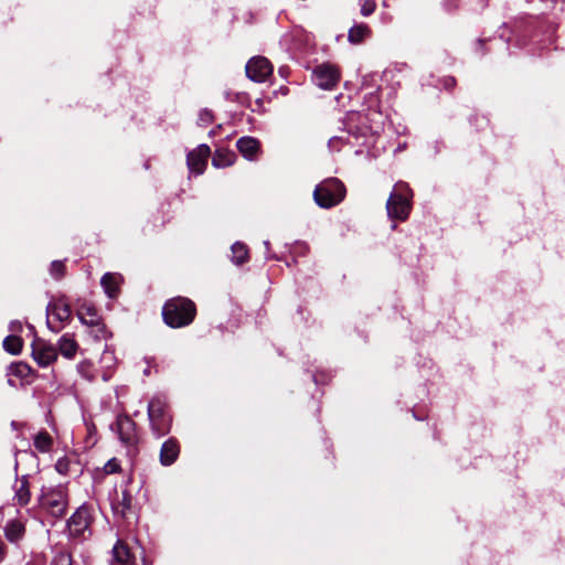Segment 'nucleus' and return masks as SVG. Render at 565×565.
Here are the masks:
<instances>
[{"label": "nucleus", "mask_w": 565, "mask_h": 565, "mask_svg": "<svg viewBox=\"0 0 565 565\" xmlns=\"http://www.w3.org/2000/svg\"><path fill=\"white\" fill-rule=\"evenodd\" d=\"M196 313L195 305L188 298H173L162 308L164 322L171 328H182L190 324Z\"/></svg>", "instance_id": "f257e3e1"}, {"label": "nucleus", "mask_w": 565, "mask_h": 565, "mask_svg": "<svg viewBox=\"0 0 565 565\" xmlns=\"http://www.w3.org/2000/svg\"><path fill=\"white\" fill-rule=\"evenodd\" d=\"M38 503L42 511L53 518H62L68 505L66 488L63 486L43 487L38 498Z\"/></svg>", "instance_id": "f03ea898"}, {"label": "nucleus", "mask_w": 565, "mask_h": 565, "mask_svg": "<svg viewBox=\"0 0 565 565\" xmlns=\"http://www.w3.org/2000/svg\"><path fill=\"white\" fill-rule=\"evenodd\" d=\"M412 191L407 183L397 182L386 202L387 215L391 220L405 221L411 212Z\"/></svg>", "instance_id": "7ed1b4c3"}, {"label": "nucleus", "mask_w": 565, "mask_h": 565, "mask_svg": "<svg viewBox=\"0 0 565 565\" xmlns=\"http://www.w3.org/2000/svg\"><path fill=\"white\" fill-rule=\"evenodd\" d=\"M345 196L343 183L335 178H330L319 183L313 191L316 203L323 209H330L339 204Z\"/></svg>", "instance_id": "20e7f679"}, {"label": "nucleus", "mask_w": 565, "mask_h": 565, "mask_svg": "<svg viewBox=\"0 0 565 565\" xmlns=\"http://www.w3.org/2000/svg\"><path fill=\"white\" fill-rule=\"evenodd\" d=\"M148 418L153 435L160 438L167 435L172 425V418L168 413L167 403L161 397H153L148 404Z\"/></svg>", "instance_id": "39448f33"}, {"label": "nucleus", "mask_w": 565, "mask_h": 565, "mask_svg": "<svg viewBox=\"0 0 565 565\" xmlns=\"http://www.w3.org/2000/svg\"><path fill=\"white\" fill-rule=\"evenodd\" d=\"M71 317L70 306L62 301L50 302L46 307V324L49 329L55 333L60 332L63 323Z\"/></svg>", "instance_id": "423d86ee"}, {"label": "nucleus", "mask_w": 565, "mask_h": 565, "mask_svg": "<svg viewBox=\"0 0 565 565\" xmlns=\"http://www.w3.org/2000/svg\"><path fill=\"white\" fill-rule=\"evenodd\" d=\"M312 81L318 87L330 90L340 81V71L332 64L323 63L313 70Z\"/></svg>", "instance_id": "0eeeda50"}, {"label": "nucleus", "mask_w": 565, "mask_h": 565, "mask_svg": "<svg viewBox=\"0 0 565 565\" xmlns=\"http://www.w3.org/2000/svg\"><path fill=\"white\" fill-rule=\"evenodd\" d=\"M110 428L125 446H132L137 443L136 424L127 415H118Z\"/></svg>", "instance_id": "6e6552de"}, {"label": "nucleus", "mask_w": 565, "mask_h": 565, "mask_svg": "<svg viewBox=\"0 0 565 565\" xmlns=\"http://www.w3.org/2000/svg\"><path fill=\"white\" fill-rule=\"evenodd\" d=\"M245 72L253 82L263 83L271 75L273 66L266 57L255 56L247 62Z\"/></svg>", "instance_id": "1a4fd4ad"}, {"label": "nucleus", "mask_w": 565, "mask_h": 565, "mask_svg": "<svg viewBox=\"0 0 565 565\" xmlns=\"http://www.w3.org/2000/svg\"><path fill=\"white\" fill-rule=\"evenodd\" d=\"M32 356L41 367H47L57 359V350L52 344L41 339L32 343Z\"/></svg>", "instance_id": "9d476101"}, {"label": "nucleus", "mask_w": 565, "mask_h": 565, "mask_svg": "<svg viewBox=\"0 0 565 565\" xmlns=\"http://www.w3.org/2000/svg\"><path fill=\"white\" fill-rule=\"evenodd\" d=\"M210 147L205 143L199 145L186 156V164L191 173L200 175L204 172L210 157Z\"/></svg>", "instance_id": "9b49d317"}, {"label": "nucleus", "mask_w": 565, "mask_h": 565, "mask_svg": "<svg viewBox=\"0 0 565 565\" xmlns=\"http://www.w3.org/2000/svg\"><path fill=\"white\" fill-rule=\"evenodd\" d=\"M90 516L86 507H79L68 519L67 529L72 536H84L85 532L89 530Z\"/></svg>", "instance_id": "f8f14e48"}, {"label": "nucleus", "mask_w": 565, "mask_h": 565, "mask_svg": "<svg viewBox=\"0 0 565 565\" xmlns=\"http://www.w3.org/2000/svg\"><path fill=\"white\" fill-rule=\"evenodd\" d=\"M77 318L86 327H98V332H103L102 317L98 315L96 308L92 303H83L77 309Z\"/></svg>", "instance_id": "ddd939ff"}, {"label": "nucleus", "mask_w": 565, "mask_h": 565, "mask_svg": "<svg viewBox=\"0 0 565 565\" xmlns=\"http://www.w3.org/2000/svg\"><path fill=\"white\" fill-rule=\"evenodd\" d=\"M180 455V444L175 438H168L160 448L159 460L163 467L173 465Z\"/></svg>", "instance_id": "4468645a"}, {"label": "nucleus", "mask_w": 565, "mask_h": 565, "mask_svg": "<svg viewBox=\"0 0 565 565\" xmlns=\"http://www.w3.org/2000/svg\"><path fill=\"white\" fill-rule=\"evenodd\" d=\"M131 504L132 495L127 489H122L121 491H115V494L111 499V509L115 514L126 516V514L131 509Z\"/></svg>", "instance_id": "2eb2a0df"}, {"label": "nucleus", "mask_w": 565, "mask_h": 565, "mask_svg": "<svg viewBox=\"0 0 565 565\" xmlns=\"http://www.w3.org/2000/svg\"><path fill=\"white\" fill-rule=\"evenodd\" d=\"M110 565H137L136 556L125 543L118 541L113 547ZM142 565L145 564L142 563Z\"/></svg>", "instance_id": "dca6fc26"}, {"label": "nucleus", "mask_w": 565, "mask_h": 565, "mask_svg": "<svg viewBox=\"0 0 565 565\" xmlns=\"http://www.w3.org/2000/svg\"><path fill=\"white\" fill-rule=\"evenodd\" d=\"M13 490V504L18 507H25L31 500V491L28 476H22L20 479H18L15 481Z\"/></svg>", "instance_id": "f3484780"}, {"label": "nucleus", "mask_w": 565, "mask_h": 565, "mask_svg": "<svg viewBox=\"0 0 565 565\" xmlns=\"http://www.w3.org/2000/svg\"><path fill=\"white\" fill-rule=\"evenodd\" d=\"M57 348L61 355L67 360H73L78 351V344L74 335L63 334L57 341Z\"/></svg>", "instance_id": "a211bd4d"}, {"label": "nucleus", "mask_w": 565, "mask_h": 565, "mask_svg": "<svg viewBox=\"0 0 565 565\" xmlns=\"http://www.w3.org/2000/svg\"><path fill=\"white\" fill-rule=\"evenodd\" d=\"M236 147L244 158L254 160L259 149V142L253 137L245 136L237 140Z\"/></svg>", "instance_id": "6ab92c4d"}, {"label": "nucleus", "mask_w": 565, "mask_h": 565, "mask_svg": "<svg viewBox=\"0 0 565 565\" xmlns=\"http://www.w3.org/2000/svg\"><path fill=\"white\" fill-rule=\"evenodd\" d=\"M120 282L121 276L114 273H106L100 279V285L109 298H115L118 295Z\"/></svg>", "instance_id": "aec40b11"}, {"label": "nucleus", "mask_w": 565, "mask_h": 565, "mask_svg": "<svg viewBox=\"0 0 565 565\" xmlns=\"http://www.w3.org/2000/svg\"><path fill=\"white\" fill-rule=\"evenodd\" d=\"M3 531H4V536L9 542L18 543L24 536L25 526L19 520H10L7 522Z\"/></svg>", "instance_id": "412c9836"}, {"label": "nucleus", "mask_w": 565, "mask_h": 565, "mask_svg": "<svg viewBox=\"0 0 565 565\" xmlns=\"http://www.w3.org/2000/svg\"><path fill=\"white\" fill-rule=\"evenodd\" d=\"M53 445L54 439L46 430H41L33 437V446L39 452H50L53 448Z\"/></svg>", "instance_id": "4be33fe9"}, {"label": "nucleus", "mask_w": 565, "mask_h": 565, "mask_svg": "<svg viewBox=\"0 0 565 565\" xmlns=\"http://www.w3.org/2000/svg\"><path fill=\"white\" fill-rule=\"evenodd\" d=\"M371 34V29L365 23H358L354 24L350 30L348 34V40L352 44H360L362 41H364L366 38H369Z\"/></svg>", "instance_id": "5701e85b"}, {"label": "nucleus", "mask_w": 565, "mask_h": 565, "mask_svg": "<svg viewBox=\"0 0 565 565\" xmlns=\"http://www.w3.org/2000/svg\"><path fill=\"white\" fill-rule=\"evenodd\" d=\"M234 162V154L231 152L216 150L213 158H212V164L215 168H226L232 166Z\"/></svg>", "instance_id": "b1692460"}, {"label": "nucleus", "mask_w": 565, "mask_h": 565, "mask_svg": "<svg viewBox=\"0 0 565 565\" xmlns=\"http://www.w3.org/2000/svg\"><path fill=\"white\" fill-rule=\"evenodd\" d=\"M232 250V262L236 265H241L246 262L248 256V250L245 244L236 242L231 247Z\"/></svg>", "instance_id": "393cba45"}, {"label": "nucleus", "mask_w": 565, "mask_h": 565, "mask_svg": "<svg viewBox=\"0 0 565 565\" xmlns=\"http://www.w3.org/2000/svg\"><path fill=\"white\" fill-rule=\"evenodd\" d=\"M3 349L12 354L18 355L22 350V339L18 335H8L3 340Z\"/></svg>", "instance_id": "a878e982"}, {"label": "nucleus", "mask_w": 565, "mask_h": 565, "mask_svg": "<svg viewBox=\"0 0 565 565\" xmlns=\"http://www.w3.org/2000/svg\"><path fill=\"white\" fill-rule=\"evenodd\" d=\"M77 372L87 381H93L95 379V372L93 363L88 360H84L79 362L76 366Z\"/></svg>", "instance_id": "bb28decb"}, {"label": "nucleus", "mask_w": 565, "mask_h": 565, "mask_svg": "<svg viewBox=\"0 0 565 565\" xmlns=\"http://www.w3.org/2000/svg\"><path fill=\"white\" fill-rule=\"evenodd\" d=\"M369 131V127L358 128L356 130H353L352 127H350L347 132V142L352 143L351 139L353 138L356 143L363 145V141H360V139L365 138Z\"/></svg>", "instance_id": "cd10ccee"}, {"label": "nucleus", "mask_w": 565, "mask_h": 565, "mask_svg": "<svg viewBox=\"0 0 565 565\" xmlns=\"http://www.w3.org/2000/svg\"><path fill=\"white\" fill-rule=\"evenodd\" d=\"M100 364L104 369L110 371L116 365V356L113 350L106 348L100 356Z\"/></svg>", "instance_id": "c85d7f7f"}, {"label": "nucleus", "mask_w": 565, "mask_h": 565, "mask_svg": "<svg viewBox=\"0 0 565 565\" xmlns=\"http://www.w3.org/2000/svg\"><path fill=\"white\" fill-rule=\"evenodd\" d=\"M72 556L67 552H58L52 558L50 565H72Z\"/></svg>", "instance_id": "c756f323"}, {"label": "nucleus", "mask_w": 565, "mask_h": 565, "mask_svg": "<svg viewBox=\"0 0 565 565\" xmlns=\"http://www.w3.org/2000/svg\"><path fill=\"white\" fill-rule=\"evenodd\" d=\"M64 271H65V265L63 262H61V260L52 262L51 267H50V273L53 278H55V279L62 278L64 275Z\"/></svg>", "instance_id": "7c9ffc66"}, {"label": "nucleus", "mask_w": 565, "mask_h": 565, "mask_svg": "<svg viewBox=\"0 0 565 565\" xmlns=\"http://www.w3.org/2000/svg\"><path fill=\"white\" fill-rule=\"evenodd\" d=\"M89 328V334L94 338L95 341L106 340L109 337V333L105 327V324L102 322V329L103 332H98V327H88Z\"/></svg>", "instance_id": "2f4dec72"}, {"label": "nucleus", "mask_w": 565, "mask_h": 565, "mask_svg": "<svg viewBox=\"0 0 565 565\" xmlns=\"http://www.w3.org/2000/svg\"><path fill=\"white\" fill-rule=\"evenodd\" d=\"M376 9V3L374 0H362L361 2V14L363 17L371 15Z\"/></svg>", "instance_id": "473e14b6"}, {"label": "nucleus", "mask_w": 565, "mask_h": 565, "mask_svg": "<svg viewBox=\"0 0 565 565\" xmlns=\"http://www.w3.org/2000/svg\"><path fill=\"white\" fill-rule=\"evenodd\" d=\"M120 470V465H119V461L116 459V458H111L109 459L105 466H104V471L108 475L110 473H116Z\"/></svg>", "instance_id": "72a5a7b5"}, {"label": "nucleus", "mask_w": 565, "mask_h": 565, "mask_svg": "<svg viewBox=\"0 0 565 565\" xmlns=\"http://www.w3.org/2000/svg\"><path fill=\"white\" fill-rule=\"evenodd\" d=\"M212 120H213V115L210 110L203 109L200 111V114H199V124L200 125L205 126V125L212 122Z\"/></svg>", "instance_id": "f704fd0d"}, {"label": "nucleus", "mask_w": 565, "mask_h": 565, "mask_svg": "<svg viewBox=\"0 0 565 565\" xmlns=\"http://www.w3.org/2000/svg\"><path fill=\"white\" fill-rule=\"evenodd\" d=\"M343 140H345V141H347V137H345V136H335V137H332V138H330V140H329V147H330V148H334V147H335V143H337L338 141H343Z\"/></svg>", "instance_id": "c9c22d12"}, {"label": "nucleus", "mask_w": 565, "mask_h": 565, "mask_svg": "<svg viewBox=\"0 0 565 565\" xmlns=\"http://www.w3.org/2000/svg\"><path fill=\"white\" fill-rule=\"evenodd\" d=\"M56 469L61 473H66V471H67V462L64 461V460H58L56 462Z\"/></svg>", "instance_id": "e433bc0d"}, {"label": "nucleus", "mask_w": 565, "mask_h": 565, "mask_svg": "<svg viewBox=\"0 0 565 565\" xmlns=\"http://www.w3.org/2000/svg\"><path fill=\"white\" fill-rule=\"evenodd\" d=\"M7 555V546L3 541L0 540V564L4 561Z\"/></svg>", "instance_id": "4c0bfd02"}, {"label": "nucleus", "mask_w": 565, "mask_h": 565, "mask_svg": "<svg viewBox=\"0 0 565 565\" xmlns=\"http://www.w3.org/2000/svg\"><path fill=\"white\" fill-rule=\"evenodd\" d=\"M10 329L13 331V332H17V331H20L22 329V324L20 321H12L10 323Z\"/></svg>", "instance_id": "58836bf2"}, {"label": "nucleus", "mask_w": 565, "mask_h": 565, "mask_svg": "<svg viewBox=\"0 0 565 565\" xmlns=\"http://www.w3.org/2000/svg\"><path fill=\"white\" fill-rule=\"evenodd\" d=\"M264 245H265V247H266V248H268V247H269V242H268V241H265V242H264Z\"/></svg>", "instance_id": "ea45409f"}, {"label": "nucleus", "mask_w": 565, "mask_h": 565, "mask_svg": "<svg viewBox=\"0 0 565 565\" xmlns=\"http://www.w3.org/2000/svg\"><path fill=\"white\" fill-rule=\"evenodd\" d=\"M103 379H104V381H107L108 380V375L106 373L103 374Z\"/></svg>", "instance_id": "a19ab883"}, {"label": "nucleus", "mask_w": 565, "mask_h": 565, "mask_svg": "<svg viewBox=\"0 0 565 565\" xmlns=\"http://www.w3.org/2000/svg\"><path fill=\"white\" fill-rule=\"evenodd\" d=\"M454 84V78H450V82H448V85H452Z\"/></svg>", "instance_id": "79ce46f5"}, {"label": "nucleus", "mask_w": 565, "mask_h": 565, "mask_svg": "<svg viewBox=\"0 0 565 565\" xmlns=\"http://www.w3.org/2000/svg\"><path fill=\"white\" fill-rule=\"evenodd\" d=\"M454 84V78H450V82H448V85H452Z\"/></svg>", "instance_id": "37998d69"}, {"label": "nucleus", "mask_w": 565, "mask_h": 565, "mask_svg": "<svg viewBox=\"0 0 565 565\" xmlns=\"http://www.w3.org/2000/svg\"><path fill=\"white\" fill-rule=\"evenodd\" d=\"M354 117H355V115H352V116L350 117V121H353Z\"/></svg>", "instance_id": "c03bdc74"}]
</instances>
